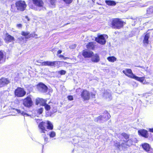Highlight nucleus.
<instances>
[{
	"instance_id": "1",
	"label": "nucleus",
	"mask_w": 153,
	"mask_h": 153,
	"mask_svg": "<svg viewBox=\"0 0 153 153\" xmlns=\"http://www.w3.org/2000/svg\"><path fill=\"white\" fill-rule=\"evenodd\" d=\"M45 126H46L47 128L49 130H52L53 128V125L50 121L41 122L39 125V127L40 132L43 133L42 135L43 136H45V131H47Z\"/></svg>"
},
{
	"instance_id": "2",
	"label": "nucleus",
	"mask_w": 153,
	"mask_h": 153,
	"mask_svg": "<svg viewBox=\"0 0 153 153\" xmlns=\"http://www.w3.org/2000/svg\"><path fill=\"white\" fill-rule=\"evenodd\" d=\"M125 23L119 19H114L112 20L111 25L113 28L119 29L123 27Z\"/></svg>"
},
{
	"instance_id": "3",
	"label": "nucleus",
	"mask_w": 153,
	"mask_h": 153,
	"mask_svg": "<svg viewBox=\"0 0 153 153\" xmlns=\"http://www.w3.org/2000/svg\"><path fill=\"white\" fill-rule=\"evenodd\" d=\"M16 6L18 10L23 11L25 10L26 5L25 1H20L16 2Z\"/></svg>"
},
{
	"instance_id": "4",
	"label": "nucleus",
	"mask_w": 153,
	"mask_h": 153,
	"mask_svg": "<svg viewBox=\"0 0 153 153\" xmlns=\"http://www.w3.org/2000/svg\"><path fill=\"white\" fill-rule=\"evenodd\" d=\"M41 63L42 66H48L52 67L58 66L59 65L60 62L56 61L53 62L46 61L42 62Z\"/></svg>"
},
{
	"instance_id": "5",
	"label": "nucleus",
	"mask_w": 153,
	"mask_h": 153,
	"mask_svg": "<svg viewBox=\"0 0 153 153\" xmlns=\"http://www.w3.org/2000/svg\"><path fill=\"white\" fill-rule=\"evenodd\" d=\"M26 94V92L24 89L20 87H18L15 91V95L17 97H23Z\"/></svg>"
},
{
	"instance_id": "6",
	"label": "nucleus",
	"mask_w": 153,
	"mask_h": 153,
	"mask_svg": "<svg viewBox=\"0 0 153 153\" xmlns=\"http://www.w3.org/2000/svg\"><path fill=\"white\" fill-rule=\"evenodd\" d=\"M33 2L36 7L35 10L39 11L42 9L44 4L42 0H33Z\"/></svg>"
},
{
	"instance_id": "7",
	"label": "nucleus",
	"mask_w": 153,
	"mask_h": 153,
	"mask_svg": "<svg viewBox=\"0 0 153 153\" xmlns=\"http://www.w3.org/2000/svg\"><path fill=\"white\" fill-rule=\"evenodd\" d=\"M33 102L31 98L29 97H27L23 100V104L25 106L30 107L32 105Z\"/></svg>"
},
{
	"instance_id": "8",
	"label": "nucleus",
	"mask_w": 153,
	"mask_h": 153,
	"mask_svg": "<svg viewBox=\"0 0 153 153\" xmlns=\"http://www.w3.org/2000/svg\"><path fill=\"white\" fill-rule=\"evenodd\" d=\"M107 36L106 35H99L96 38L95 40L97 42L101 45H104L106 42L105 38Z\"/></svg>"
},
{
	"instance_id": "9",
	"label": "nucleus",
	"mask_w": 153,
	"mask_h": 153,
	"mask_svg": "<svg viewBox=\"0 0 153 153\" xmlns=\"http://www.w3.org/2000/svg\"><path fill=\"white\" fill-rule=\"evenodd\" d=\"M38 90L42 93H46L48 91V87L43 83H40L37 86Z\"/></svg>"
},
{
	"instance_id": "10",
	"label": "nucleus",
	"mask_w": 153,
	"mask_h": 153,
	"mask_svg": "<svg viewBox=\"0 0 153 153\" xmlns=\"http://www.w3.org/2000/svg\"><path fill=\"white\" fill-rule=\"evenodd\" d=\"M90 94L88 91L84 90L81 94V97L84 100H88L90 98Z\"/></svg>"
},
{
	"instance_id": "11",
	"label": "nucleus",
	"mask_w": 153,
	"mask_h": 153,
	"mask_svg": "<svg viewBox=\"0 0 153 153\" xmlns=\"http://www.w3.org/2000/svg\"><path fill=\"white\" fill-rule=\"evenodd\" d=\"M94 54L93 52L91 51L83 50L82 55L85 58H90Z\"/></svg>"
},
{
	"instance_id": "12",
	"label": "nucleus",
	"mask_w": 153,
	"mask_h": 153,
	"mask_svg": "<svg viewBox=\"0 0 153 153\" xmlns=\"http://www.w3.org/2000/svg\"><path fill=\"white\" fill-rule=\"evenodd\" d=\"M10 81L7 78H2L0 79V87H3L9 83Z\"/></svg>"
},
{
	"instance_id": "13",
	"label": "nucleus",
	"mask_w": 153,
	"mask_h": 153,
	"mask_svg": "<svg viewBox=\"0 0 153 153\" xmlns=\"http://www.w3.org/2000/svg\"><path fill=\"white\" fill-rule=\"evenodd\" d=\"M123 72L128 77L133 78L132 75H134L132 72L131 70L130 69H126L125 70L123 71Z\"/></svg>"
},
{
	"instance_id": "14",
	"label": "nucleus",
	"mask_w": 153,
	"mask_h": 153,
	"mask_svg": "<svg viewBox=\"0 0 153 153\" xmlns=\"http://www.w3.org/2000/svg\"><path fill=\"white\" fill-rule=\"evenodd\" d=\"M5 40L7 42H12L14 41V37L7 33L6 34Z\"/></svg>"
},
{
	"instance_id": "15",
	"label": "nucleus",
	"mask_w": 153,
	"mask_h": 153,
	"mask_svg": "<svg viewBox=\"0 0 153 153\" xmlns=\"http://www.w3.org/2000/svg\"><path fill=\"white\" fill-rule=\"evenodd\" d=\"M138 133L139 134L145 138H147L148 137V131L144 129L139 130L138 131Z\"/></svg>"
},
{
	"instance_id": "16",
	"label": "nucleus",
	"mask_w": 153,
	"mask_h": 153,
	"mask_svg": "<svg viewBox=\"0 0 153 153\" xmlns=\"http://www.w3.org/2000/svg\"><path fill=\"white\" fill-rule=\"evenodd\" d=\"M21 34L25 37V39L30 38L31 36L30 33L28 31H22L21 32Z\"/></svg>"
},
{
	"instance_id": "17",
	"label": "nucleus",
	"mask_w": 153,
	"mask_h": 153,
	"mask_svg": "<svg viewBox=\"0 0 153 153\" xmlns=\"http://www.w3.org/2000/svg\"><path fill=\"white\" fill-rule=\"evenodd\" d=\"M150 34L149 33H146L144 36V39L143 40V43L147 45L149 43V39L150 37Z\"/></svg>"
},
{
	"instance_id": "18",
	"label": "nucleus",
	"mask_w": 153,
	"mask_h": 153,
	"mask_svg": "<svg viewBox=\"0 0 153 153\" xmlns=\"http://www.w3.org/2000/svg\"><path fill=\"white\" fill-rule=\"evenodd\" d=\"M142 146L143 149L146 152H149L150 149V147L149 144L145 143L142 144Z\"/></svg>"
},
{
	"instance_id": "19",
	"label": "nucleus",
	"mask_w": 153,
	"mask_h": 153,
	"mask_svg": "<svg viewBox=\"0 0 153 153\" xmlns=\"http://www.w3.org/2000/svg\"><path fill=\"white\" fill-rule=\"evenodd\" d=\"M133 79H134L138 81L141 83H143L144 81L145 78L144 77H139L135 76V75H132V76Z\"/></svg>"
},
{
	"instance_id": "20",
	"label": "nucleus",
	"mask_w": 153,
	"mask_h": 153,
	"mask_svg": "<svg viewBox=\"0 0 153 153\" xmlns=\"http://www.w3.org/2000/svg\"><path fill=\"white\" fill-rule=\"evenodd\" d=\"M92 57L91 58V61L95 62H97L100 61L99 56L97 54H95V55H93Z\"/></svg>"
},
{
	"instance_id": "21",
	"label": "nucleus",
	"mask_w": 153,
	"mask_h": 153,
	"mask_svg": "<svg viewBox=\"0 0 153 153\" xmlns=\"http://www.w3.org/2000/svg\"><path fill=\"white\" fill-rule=\"evenodd\" d=\"M11 109L16 111L18 113L21 114L22 115L24 116H29V115L27 113L23 111H21L20 110L16 109L13 108H12Z\"/></svg>"
},
{
	"instance_id": "22",
	"label": "nucleus",
	"mask_w": 153,
	"mask_h": 153,
	"mask_svg": "<svg viewBox=\"0 0 153 153\" xmlns=\"http://www.w3.org/2000/svg\"><path fill=\"white\" fill-rule=\"evenodd\" d=\"M45 102H46L45 101L42 99L38 98L36 100V104L37 105L40 104L43 106Z\"/></svg>"
},
{
	"instance_id": "23",
	"label": "nucleus",
	"mask_w": 153,
	"mask_h": 153,
	"mask_svg": "<svg viewBox=\"0 0 153 153\" xmlns=\"http://www.w3.org/2000/svg\"><path fill=\"white\" fill-rule=\"evenodd\" d=\"M86 48L89 49L93 50L94 48V42H91L88 43L86 45Z\"/></svg>"
},
{
	"instance_id": "24",
	"label": "nucleus",
	"mask_w": 153,
	"mask_h": 153,
	"mask_svg": "<svg viewBox=\"0 0 153 153\" xmlns=\"http://www.w3.org/2000/svg\"><path fill=\"white\" fill-rule=\"evenodd\" d=\"M111 117V116L109 114L107 111L105 112L104 114V115L103 117V120L104 121L109 119Z\"/></svg>"
},
{
	"instance_id": "25",
	"label": "nucleus",
	"mask_w": 153,
	"mask_h": 153,
	"mask_svg": "<svg viewBox=\"0 0 153 153\" xmlns=\"http://www.w3.org/2000/svg\"><path fill=\"white\" fill-rule=\"evenodd\" d=\"M105 2L109 6H115L116 4V3L115 1L111 0H106Z\"/></svg>"
},
{
	"instance_id": "26",
	"label": "nucleus",
	"mask_w": 153,
	"mask_h": 153,
	"mask_svg": "<svg viewBox=\"0 0 153 153\" xmlns=\"http://www.w3.org/2000/svg\"><path fill=\"white\" fill-rule=\"evenodd\" d=\"M104 97L106 98H108L111 100V94L108 91H106L104 93Z\"/></svg>"
},
{
	"instance_id": "27",
	"label": "nucleus",
	"mask_w": 153,
	"mask_h": 153,
	"mask_svg": "<svg viewBox=\"0 0 153 153\" xmlns=\"http://www.w3.org/2000/svg\"><path fill=\"white\" fill-rule=\"evenodd\" d=\"M95 121L97 122H103L104 121L103 120V116H100L96 118L95 119Z\"/></svg>"
},
{
	"instance_id": "28",
	"label": "nucleus",
	"mask_w": 153,
	"mask_h": 153,
	"mask_svg": "<svg viewBox=\"0 0 153 153\" xmlns=\"http://www.w3.org/2000/svg\"><path fill=\"white\" fill-rule=\"evenodd\" d=\"M153 13V6H150L147 9V14H151Z\"/></svg>"
},
{
	"instance_id": "29",
	"label": "nucleus",
	"mask_w": 153,
	"mask_h": 153,
	"mask_svg": "<svg viewBox=\"0 0 153 153\" xmlns=\"http://www.w3.org/2000/svg\"><path fill=\"white\" fill-rule=\"evenodd\" d=\"M107 59L109 61L112 62H114L117 59L114 56H109L107 58Z\"/></svg>"
},
{
	"instance_id": "30",
	"label": "nucleus",
	"mask_w": 153,
	"mask_h": 153,
	"mask_svg": "<svg viewBox=\"0 0 153 153\" xmlns=\"http://www.w3.org/2000/svg\"><path fill=\"white\" fill-rule=\"evenodd\" d=\"M48 2L50 3L52 5V7H54L55 5L56 0H45Z\"/></svg>"
},
{
	"instance_id": "31",
	"label": "nucleus",
	"mask_w": 153,
	"mask_h": 153,
	"mask_svg": "<svg viewBox=\"0 0 153 153\" xmlns=\"http://www.w3.org/2000/svg\"><path fill=\"white\" fill-rule=\"evenodd\" d=\"M149 2H147L146 3L144 4H142L141 3H139L136 4V5L138 6L139 7H144L147 6L148 5Z\"/></svg>"
},
{
	"instance_id": "32",
	"label": "nucleus",
	"mask_w": 153,
	"mask_h": 153,
	"mask_svg": "<svg viewBox=\"0 0 153 153\" xmlns=\"http://www.w3.org/2000/svg\"><path fill=\"white\" fill-rule=\"evenodd\" d=\"M43 106H45V109L47 111L49 110L51 108L50 106L46 103V102L43 104Z\"/></svg>"
},
{
	"instance_id": "33",
	"label": "nucleus",
	"mask_w": 153,
	"mask_h": 153,
	"mask_svg": "<svg viewBox=\"0 0 153 153\" xmlns=\"http://www.w3.org/2000/svg\"><path fill=\"white\" fill-rule=\"evenodd\" d=\"M114 146L118 149H119L120 146V143L117 141L114 142Z\"/></svg>"
},
{
	"instance_id": "34",
	"label": "nucleus",
	"mask_w": 153,
	"mask_h": 153,
	"mask_svg": "<svg viewBox=\"0 0 153 153\" xmlns=\"http://www.w3.org/2000/svg\"><path fill=\"white\" fill-rule=\"evenodd\" d=\"M122 135L124 137L126 140H127V139L129 138V135L124 133H123L122 134Z\"/></svg>"
},
{
	"instance_id": "35",
	"label": "nucleus",
	"mask_w": 153,
	"mask_h": 153,
	"mask_svg": "<svg viewBox=\"0 0 153 153\" xmlns=\"http://www.w3.org/2000/svg\"><path fill=\"white\" fill-rule=\"evenodd\" d=\"M49 136L51 137H54L56 136V133L53 131H52L49 134Z\"/></svg>"
},
{
	"instance_id": "36",
	"label": "nucleus",
	"mask_w": 153,
	"mask_h": 153,
	"mask_svg": "<svg viewBox=\"0 0 153 153\" xmlns=\"http://www.w3.org/2000/svg\"><path fill=\"white\" fill-rule=\"evenodd\" d=\"M66 72V71L63 70H61L58 71V73L61 75H65V74Z\"/></svg>"
},
{
	"instance_id": "37",
	"label": "nucleus",
	"mask_w": 153,
	"mask_h": 153,
	"mask_svg": "<svg viewBox=\"0 0 153 153\" xmlns=\"http://www.w3.org/2000/svg\"><path fill=\"white\" fill-rule=\"evenodd\" d=\"M73 0H63L66 4H69L71 3Z\"/></svg>"
},
{
	"instance_id": "38",
	"label": "nucleus",
	"mask_w": 153,
	"mask_h": 153,
	"mask_svg": "<svg viewBox=\"0 0 153 153\" xmlns=\"http://www.w3.org/2000/svg\"><path fill=\"white\" fill-rule=\"evenodd\" d=\"M43 111V108H40L38 110V113L39 114H41Z\"/></svg>"
},
{
	"instance_id": "39",
	"label": "nucleus",
	"mask_w": 153,
	"mask_h": 153,
	"mask_svg": "<svg viewBox=\"0 0 153 153\" xmlns=\"http://www.w3.org/2000/svg\"><path fill=\"white\" fill-rule=\"evenodd\" d=\"M4 54L2 52L0 51V61L3 58Z\"/></svg>"
},
{
	"instance_id": "40",
	"label": "nucleus",
	"mask_w": 153,
	"mask_h": 153,
	"mask_svg": "<svg viewBox=\"0 0 153 153\" xmlns=\"http://www.w3.org/2000/svg\"><path fill=\"white\" fill-rule=\"evenodd\" d=\"M132 141H131V140H128V141L126 142V144L127 145H131L132 144Z\"/></svg>"
},
{
	"instance_id": "41",
	"label": "nucleus",
	"mask_w": 153,
	"mask_h": 153,
	"mask_svg": "<svg viewBox=\"0 0 153 153\" xmlns=\"http://www.w3.org/2000/svg\"><path fill=\"white\" fill-rule=\"evenodd\" d=\"M18 39L20 41L22 42V41H24L25 38L24 37H21L18 38Z\"/></svg>"
},
{
	"instance_id": "42",
	"label": "nucleus",
	"mask_w": 153,
	"mask_h": 153,
	"mask_svg": "<svg viewBox=\"0 0 153 153\" xmlns=\"http://www.w3.org/2000/svg\"><path fill=\"white\" fill-rule=\"evenodd\" d=\"M68 100H72L73 99V97L72 96H68Z\"/></svg>"
},
{
	"instance_id": "43",
	"label": "nucleus",
	"mask_w": 153,
	"mask_h": 153,
	"mask_svg": "<svg viewBox=\"0 0 153 153\" xmlns=\"http://www.w3.org/2000/svg\"><path fill=\"white\" fill-rule=\"evenodd\" d=\"M25 20L26 22H28L30 21V19L27 16H25Z\"/></svg>"
},
{
	"instance_id": "44",
	"label": "nucleus",
	"mask_w": 153,
	"mask_h": 153,
	"mask_svg": "<svg viewBox=\"0 0 153 153\" xmlns=\"http://www.w3.org/2000/svg\"><path fill=\"white\" fill-rule=\"evenodd\" d=\"M76 47V45H74L71 46H70V48L71 49H74Z\"/></svg>"
},
{
	"instance_id": "45",
	"label": "nucleus",
	"mask_w": 153,
	"mask_h": 153,
	"mask_svg": "<svg viewBox=\"0 0 153 153\" xmlns=\"http://www.w3.org/2000/svg\"><path fill=\"white\" fill-rule=\"evenodd\" d=\"M42 136L44 138L45 141L46 143L48 142V138H47L45 137L46 135L45 136H43L42 135Z\"/></svg>"
},
{
	"instance_id": "46",
	"label": "nucleus",
	"mask_w": 153,
	"mask_h": 153,
	"mask_svg": "<svg viewBox=\"0 0 153 153\" xmlns=\"http://www.w3.org/2000/svg\"><path fill=\"white\" fill-rule=\"evenodd\" d=\"M14 7V5H11V11H14V10L13 9Z\"/></svg>"
},
{
	"instance_id": "47",
	"label": "nucleus",
	"mask_w": 153,
	"mask_h": 153,
	"mask_svg": "<svg viewBox=\"0 0 153 153\" xmlns=\"http://www.w3.org/2000/svg\"><path fill=\"white\" fill-rule=\"evenodd\" d=\"M22 25L21 24H19L17 25V27L19 28L22 27Z\"/></svg>"
},
{
	"instance_id": "48",
	"label": "nucleus",
	"mask_w": 153,
	"mask_h": 153,
	"mask_svg": "<svg viewBox=\"0 0 153 153\" xmlns=\"http://www.w3.org/2000/svg\"><path fill=\"white\" fill-rule=\"evenodd\" d=\"M37 62L38 63L40 64L39 65H42V63H42V62H41V60L38 61Z\"/></svg>"
},
{
	"instance_id": "49",
	"label": "nucleus",
	"mask_w": 153,
	"mask_h": 153,
	"mask_svg": "<svg viewBox=\"0 0 153 153\" xmlns=\"http://www.w3.org/2000/svg\"><path fill=\"white\" fill-rule=\"evenodd\" d=\"M149 130L150 132H153V128H149Z\"/></svg>"
},
{
	"instance_id": "50",
	"label": "nucleus",
	"mask_w": 153,
	"mask_h": 153,
	"mask_svg": "<svg viewBox=\"0 0 153 153\" xmlns=\"http://www.w3.org/2000/svg\"><path fill=\"white\" fill-rule=\"evenodd\" d=\"M62 53V51L60 50H59L57 51V53L58 54H60L61 53Z\"/></svg>"
},
{
	"instance_id": "51",
	"label": "nucleus",
	"mask_w": 153,
	"mask_h": 153,
	"mask_svg": "<svg viewBox=\"0 0 153 153\" xmlns=\"http://www.w3.org/2000/svg\"><path fill=\"white\" fill-rule=\"evenodd\" d=\"M59 57L60 58H63L64 57V56L63 55H61L59 56Z\"/></svg>"
},
{
	"instance_id": "52",
	"label": "nucleus",
	"mask_w": 153,
	"mask_h": 153,
	"mask_svg": "<svg viewBox=\"0 0 153 153\" xmlns=\"http://www.w3.org/2000/svg\"><path fill=\"white\" fill-rule=\"evenodd\" d=\"M63 59L65 60L66 59H67L68 58V57H65L64 56V57L63 58Z\"/></svg>"
}]
</instances>
